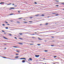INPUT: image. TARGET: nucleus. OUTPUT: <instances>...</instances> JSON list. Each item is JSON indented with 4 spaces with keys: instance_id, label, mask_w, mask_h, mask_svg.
Wrapping results in <instances>:
<instances>
[{
    "instance_id": "obj_1",
    "label": "nucleus",
    "mask_w": 64,
    "mask_h": 64,
    "mask_svg": "<svg viewBox=\"0 0 64 64\" xmlns=\"http://www.w3.org/2000/svg\"><path fill=\"white\" fill-rule=\"evenodd\" d=\"M39 55H35V56L36 57H38L39 56Z\"/></svg>"
},
{
    "instance_id": "obj_2",
    "label": "nucleus",
    "mask_w": 64,
    "mask_h": 64,
    "mask_svg": "<svg viewBox=\"0 0 64 64\" xmlns=\"http://www.w3.org/2000/svg\"><path fill=\"white\" fill-rule=\"evenodd\" d=\"M22 63H24V62H25V60H23L22 61Z\"/></svg>"
},
{
    "instance_id": "obj_3",
    "label": "nucleus",
    "mask_w": 64,
    "mask_h": 64,
    "mask_svg": "<svg viewBox=\"0 0 64 64\" xmlns=\"http://www.w3.org/2000/svg\"><path fill=\"white\" fill-rule=\"evenodd\" d=\"M3 38H4V39H8V38H6L4 36H3Z\"/></svg>"
},
{
    "instance_id": "obj_4",
    "label": "nucleus",
    "mask_w": 64,
    "mask_h": 64,
    "mask_svg": "<svg viewBox=\"0 0 64 64\" xmlns=\"http://www.w3.org/2000/svg\"><path fill=\"white\" fill-rule=\"evenodd\" d=\"M29 60H30V61H32V59L31 58H29Z\"/></svg>"
},
{
    "instance_id": "obj_5",
    "label": "nucleus",
    "mask_w": 64,
    "mask_h": 64,
    "mask_svg": "<svg viewBox=\"0 0 64 64\" xmlns=\"http://www.w3.org/2000/svg\"><path fill=\"white\" fill-rule=\"evenodd\" d=\"M19 57V56H16L15 57V58H18Z\"/></svg>"
},
{
    "instance_id": "obj_6",
    "label": "nucleus",
    "mask_w": 64,
    "mask_h": 64,
    "mask_svg": "<svg viewBox=\"0 0 64 64\" xmlns=\"http://www.w3.org/2000/svg\"><path fill=\"white\" fill-rule=\"evenodd\" d=\"M13 47H14V48H18V46H14Z\"/></svg>"
},
{
    "instance_id": "obj_7",
    "label": "nucleus",
    "mask_w": 64,
    "mask_h": 64,
    "mask_svg": "<svg viewBox=\"0 0 64 64\" xmlns=\"http://www.w3.org/2000/svg\"><path fill=\"white\" fill-rule=\"evenodd\" d=\"M18 44H21V45H22V44H23V43L20 42H19Z\"/></svg>"
},
{
    "instance_id": "obj_8",
    "label": "nucleus",
    "mask_w": 64,
    "mask_h": 64,
    "mask_svg": "<svg viewBox=\"0 0 64 64\" xmlns=\"http://www.w3.org/2000/svg\"><path fill=\"white\" fill-rule=\"evenodd\" d=\"M40 15L39 14H37L35 16H39Z\"/></svg>"
},
{
    "instance_id": "obj_9",
    "label": "nucleus",
    "mask_w": 64,
    "mask_h": 64,
    "mask_svg": "<svg viewBox=\"0 0 64 64\" xmlns=\"http://www.w3.org/2000/svg\"><path fill=\"white\" fill-rule=\"evenodd\" d=\"M10 8V9H14V8H13V7Z\"/></svg>"
},
{
    "instance_id": "obj_10",
    "label": "nucleus",
    "mask_w": 64,
    "mask_h": 64,
    "mask_svg": "<svg viewBox=\"0 0 64 64\" xmlns=\"http://www.w3.org/2000/svg\"><path fill=\"white\" fill-rule=\"evenodd\" d=\"M38 39L39 40H42V39H41V38H38Z\"/></svg>"
},
{
    "instance_id": "obj_11",
    "label": "nucleus",
    "mask_w": 64,
    "mask_h": 64,
    "mask_svg": "<svg viewBox=\"0 0 64 64\" xmlns=\"http://www.w3.org/2000/svg\"><path fill=\"white\" fill-rule=\"evenodd\" d=\"M11 4H12L10 3V4H7V5H11Z\"/></svg>"
},
{
    "instance_id": "obj_12",
    "label": "nucleus",
    "mask_w": 64,
    "mask_h": 64,
    "mask_svg": "<svg viewBox=\"0 0 64 64\" xmlns=\"http://www.w3.org/2000/svg\"><path fill=\"white\" fill-rule=\"evenodd\" d=\"M4 2H1L0 3V4H3V3H4Z\"/></svg>"
},
{
    "instance_id": "obj_13",
    "label": "nucleus",
    "mask_w": 64,
    "mask_h": 64,
    "mask_svg": "<svg viewBox=\"0 0 64 64\" xmlns=\"http://www.w3.org/2000/svg\"><path fill=\"white\" fill-rule=\"evenodd\" d=\"M61 3L62 4H63V5H64V2H61Z\"/></svg>"
},
{
    "instance_id": "obj_14",
    "label": "nucleus",
    "mask_w": 64,
    "mask_h": 64,
    "mask_svg": "<svg viewBox=\"0 0 64 64\" xmlns=\"http://www.w3.org/2000/svg\"><path fill=\"white\" fill-rule=\"evenodd\" d=\"M6 29H8V27H6L5 28Z\"/></svg>"
},
{
    "instance_id": "obj_15",
    "label": "nucleus",
    "mask_w": 64,
    "mask_h": 64,
    "mask_svg": "<svg viewBox=\"0 0 64 64\" xmlns=\"http://www.w3.org/2000/svg\"><path fill=\"white\" fill-rule=\"evenodd\" d=\"M44 16V14H42L41 16Z\"/></svg>"
},
{
    "instance_id": "obj_16",
    "label": "nucleus",
    "mask_w": 64,
    "mask_h": 64,
    "mask_svg": "<svg viewBox=\"0 0 64 64\" xmlns=\"http://www.w3.org/2000/svg\"><path fill=\"white\" fill-rule=\"evenodd\" d=\"M22 59H24L25 60H26V58H22Z\"/></svg>"
},
{
    "instance_id": "obj_17",
    "label": "nucleus",
    "mask_w": 64,
    "mask_h": 64,
    "mask_svg": "<svg viewBox=\"0 0 64 64\" xmlns=\"http://www.w3.org/2000/svg\"><path fill=\"white\" fill-rule=\"evenodd\" d=\"M44 51L45 52H48V50H44Z\"/></svg>"
},
{
    "instance_id": "obj_18",
    "label": "nucleus",
    "mask_w": 64,
    "mask_h": 64,
    "mask_svg": "<svg viewBox=\"0 0 64 64\" xmlns=\"http://www.w3.org/2000/svg\"><path fill=\"white\" fill-rule=\"evenodd\" d=\"M19 34H20V35H22V33H19Z\"/></svg>"
},
{
    "instance_id": "obj_19",
    "label": "nucleus",
    "mask_w": 64,
    "mask_h": 64,
    "mask_svg": "<svg viewBox=\"0 0 64 64\" xmlns=\"http://www.w3.org/2000/svg\"><path fill=\"white\" fill-rule=\"evenodd\" d=\"M22 18H18V19H22Z\"/></svg>"
},
{
    "instance_id": "obj_20",
    "label": "nucleus",
    "mask_w": 64,
    "mask_h": 64,
    "mask_svg": "<svg viewBox=\"0 0 64 64\" xmlns=\"http://www.w3.org/2000/svg\"><path fill=\"white\" fill-rule=\"evenodd\" d=\"M48 22L46 23V25H48Z\"/></svg>"
},
{
    "instance_id": "obj_21",
    "label": "nucleus",
    "mask_w": 64,
    "mask_h": 64,
    "mask_svg": "<svg viewBox=\"0 0 64 64\" xmlns=\"http://www.w3.org/2000/svg\"><path fill=\"white\" fill-rule=\"evenodd\" d=\"M24 23H28V22H24Z\"/></svg>"
},
{
    "instance_id": "obj_22",
    "label": "nucleus",
    "mask_w": 64,
    "mask_h": 64,
    "mask_svg": "<svg viewBox=\"0 0 64 64\" xmlns=\"http://www.w3.org/2000/svg\"><path fill=\"white\" fill-rule=\"evenodd\" d=\"M55 1H56L57 2H59V1L58 0H55Z\"/></svg>"
},
{
    "instance_id": "obj_23",
    "label": "nucleus",
    "mask_w": 64,
    "mask_h": 64,
    "mask_svg": "<svg viewBox=\"0 0 64 64\" xmlns=\"http://www.w3.org/2000/svg\"><path fill=\"white\" fill-rule=\"evenodd\" d=\"M34 4H37V2H34Z\"/></svg>"
},
{
    "instance_id": "obj_24",
    "label": "nucleus",
    "mask_w": 64,
    "mask_h": 64,
    "mask_svg": "<svg viewBox=\"0 0 64 64\" xmlns=\"http://www.w3.org/2000/svg\"><path fill=\"white\" fill-rule=\"evenodd\" d=\"M19 38V39H21V40H22L23 39H22V38Z\"/></svg>"
},
{
    "instance_id": "obj_25",
    "label": "nucleus",
    "mask_w": 64,
    "mask_h": 64,
    "mask_svg": "<svg viewBox=\"0 0 64 64\" xmlns=\"http://www.w3.org/2000/svg\"><path fill=\"white\" fill-rule=\"evenodd\" d=\"M2 32H5V31H4L3 30H2Z\"/></svg>"
},
{
    "instance_id": "obj_26",
    "label": "nucleus",
    "mask_w": 64,
    "mask_h": 64,
    "mask_svg": "<svg viewBox=\"0 0 64 64\" xmlns=\"http://www.w3.org/2000/svg\"><path fill=\"white\" fill-rule=\"evenodd\" d=\"M29 22H30V23H32V21H29Z\"/></svg>"
},
{
    "instance_id": "obj_27",
    "label": "nucleus",
    "mask_w": 64,
    "mask_h": 64,
    "mask_svg": "<svg viewBox=\"0 0 64 64\" xmlns=\"http://www.w3.org/2000/svg\"><path fill=\"white\" fill-rule=\"evenodd\" d=\"M55 15H56V16H58V15H59V14H55Z\"/></svg>"
},
{
    "instance_id": "obj_28",
    "label": "nucleus",
    "mask_w": 64,
    "mask_h": 64,
    "mask_svg": "<svg viewBox=\"0 0 64 64\" xmlns=\"http://www.w3.org/2000/svg\"><path fill=\"white\" fill-rule=\"evenodd\" d=\"M2 25H3V26H5V24H2Z\"/></svg>"
},
{
    "instance_id": "obj_29",
    "label": "nucleus",
    "mask_w": 64,
    "mask_h": 64,
    "mask_svg": "<svg viewBox=\"0 0 64 64\" xmlns=\"http://www.w3.org/2000/svg\"><path fill=\"white\" fill-rule=\"evenodd\" d=\"M33 44H30V45H33Z\"/></svg>"
},
{
    "instance_id": "obj_30",
    "label": "nucleus",
    "mask_w": 64,
    "mask_h": 64,
    "mask_svg": "<svg viewBox=\"0 0 64 64\" xmlns=\"http://www.w3.org/2000/svg\"><path fill=\"white\" fill-rule=\"evenodd\" d=\"M52 14H56V13H52Z\"/></svg>"
},
{
    "instance_id": "obj_31",
    "label": "nucleus",
    "mask_w": 64,
    "mask_h": 64,
    "mask_svg": "<svg viewBox=\"0 0 64 64\" xmlns=\"http://www.w3.org/2000/svg\"><path fill=\"white\" fill-rule=\"evenodd\" d=\"M37 45H38V46H40V44H37Z\"/></svg>"
},
{
    "instance_id": "obj_32",
    "label": "nucleus",
    "mask_w": 64,
    "mask_h": 64,
    "mask_svg": "<svg viewBox=\"0 0 64 64\" xmlns=\"http://www.w3.org/2000/svg\"><path fill=\"white\" fill-rule=\"evenodd\" d=\"M16 52H19V50H16Z\"/></svg>"
},
{
    "instance_id": "obj_33",
    "label": "nucleus",
    "mask_w": 64,
    "mask_h": 64,
    "mask_svg": "<svg viewBox=\"0 0 64 64\" xmlns=\"http://www.w3.org/2000/svg\"><path fill=\"white\" fill-rule=\"evenodd\" d=\"M56 57H57V56H54V58H56Z\"/></svg>"
},
{
    "instance_id": "obj_34",
    "label": "nucleus",
    "mask_w": 64,
    "mask_h": 64,
    "mask_svg": "<svg viewBox=\"0 0 64 64\" xmlns=\"http://www.w3.org/2000/svg\"><path fill=\"white\" fill-rule=\"evenodd\" d=\"M56 6H57V7H58V6H59V5H56Z\"/></svg>"
},
{
    "instance_id": "obj_35",
    "label": "nucleus",
    "mask_w": 64,
    "mask_h": 64,
    "mask_svg": "<svg viewBox=\"0 0 64 64\" xmlns=\"http://www.w3.org/2000/svg\"><path fill=\"white\" fill-rule=\"evenodd\" d=\"M9 35H10V36H12V34H9Z\"/></svg>"
},
{
    "instance_id": "obj_36",
    "label": "nucleus",
    "mask_w": 64,
    "mask_h": 64,
    "mask_svg": "<svg viewBox=\"0 0 64 64\" xmlns=\"http://www.w3.org/2000/svg\"><path fill=\"white\" fill-rule=\"evenodd\" d=\"M16 55H19V54H16Z\"/></svg>"
},
{
    "instance_id": "obj_37",
    "label": "nucleus",
    "mask_w": 64,
    "mask_h": 64,
    "mask_svg": "<svg viewBox=\"0 0 64 64\" xmlns=\"http://www.w3.org/2000/svg\"><path fill=\"white\" fill-rule=\"evenodd\" d=\"M51 46H54V45H51Z\"/></svg>"
},
{
    "instance_id": "obj_38",
    "label": "nucleus",
    "mask_w": 64,
    "mask_h": 64,
    "mask_svg": "<svg viewBox=\"0 0 64 64\" xmlns=\"http://www.w3.org/2000/svg\"><path fill=\"white\" fill-rule=\"evenodd\" d=\"M14 38H15V39H17V38H16V37H15Z\"/></svg>"
},
{
    "instance_id": "obj_39",
    "label": "nucleus",
    "mask_w": 64,
    "mask_h": 64,
    "mask_svg": "<svg viewBox=\"0 0 64 64\" xmlns=\"http://www.w3.org/2000/svg\"><path fill=\"white\" fill-rule=\"evenodd\" d=\"M30 18H33V17H31Z\"/></svg>"
},
{
    "instance_id": "obj_40",
    "label": "nucleus",
    "mask_w": 64,
    "mask_h": 64,
    "mask_svg": "<svg viewBox=\"0 0 64 64\" xmlns=\"http://www.w3.org/2000/svg\"><path fill=\"white\" fill-rule=\"evenodd\" d=\"M14 7H17V5H16Z\"/></svg>"
},
{
    "instance_id": "obj_41",
    "label": "nucleus",
    "mask_w": 64,
    "mask_h": 64,
    "mask_svg": "<svg viewBox=\"0 0 64 64\" xmlns=\"http://www.w3.org/2000/svg\"><path fill=\"white\" fill-rule=\"evenodd\" d=\"M5 22L6 23H8V22Z\"/></svg>"
},
{
    "instance_id": "obj_42",
    "label": "nucleus",
    "mask_w": 64,
    "mask_h": 64,
    "mask_svg": "<svg viewBox=\"0 0 64 64\" xmlns=\"http://www.w3.org/2000/svg\"><path fill=\"white\" fill-rule=\"evenodd\" d=\"M10 15H13V14H10Z\"/></svg>"
},
{
    "instance_id": "obj_43",
    "label": "nucleus",
    "mask_w": 64,
    "mask_h": 64,
    "mask_svg": "<svg viewBox=\"0 0 64 64\" xmlns=\"http://www.w3.org/2000/svg\"><path fill=\"white\" fill-rule=\"evenodd\" d=\"M3 58H6L5 57H3Z\"/></svg>"
},
{
    "instance_id": "obj_44",
    "label": "nucleus",
    "mask_w": 64,
    "mask_h": 64,
    "mask_svg": "<svg viewBox=\"0 0 64 64\" xmlns=\"http://www.w3.org/2000/svg\"><path fill=\"white\" fill-rule=\"evenodd\" d=\"M20 59H23V58H20Z\"/></svg>"
},
{
    "instance_id": "obj_45",
    "label": "nucleus",
    "mask_w": 64,
    "mask_h": 64,
    "mask_svg": "<svg viewBox=\"0 0 64 64\" xmlns=\"http://www.w3.org/2000/svg\"><path fill=\"white\" fill-rule=\"evenodd\" d=\"M43 59L44 60V59H45V58H43Z\"/></svg>"
},
{
    "instance_id": "obj_46",
    "label": "nucleus",
    "mask_w": 64,
    "mask_h": 64,
    "mask_svg": "<svg viewBox=\"0 0 64 64\" xmlns=\"http://www.w3.org/2000/svg\"><path fill=\"white\" fill-rule=\"evenodd\" d=\"M17 23H20V22H18Z\"/></svg>"
},
{
    "instance_id": "obj_47",
    "label": "nucleus",
    "mask_w": 64,
    "mask_h": 64,
    "mask_svg": "<svg viewBox=\"0 0 64 64\" xmlns=\"http://www.w3.org/2000/svg\"><path fill=\"white\" fill-rule=\"evenodd\" d=\"M14 4H12V5H13V6H14Z\"/></svg>"
},
{
    "instance_id": "obj_48",
    "label": "nucleus",
    "mask_w": 64,
    "mask_h": 64,
    "mask_svg": "<svg viewBox=\"0 0 64 64\" xmlns=\"http://www.w3.org/2000/svg\"><path fill=\"white\" fill-rule=\"evenodd\" d=\"M6 48H5L4 50H5V49H6Z\"/></svg>"
},
{
    "instance_id": "obj_49",
    "label": "nucleus",
    "mask_w": 64,
    "mask_h": 64,
    "mask_svg": "<svg viewBox=\"0 0 64 64\" xmlns=\"http://www.w3.org/2000/svg\"><path fill=\"white\" fill-rule=\"evenodd\" d=\"M7 25H10V24H7Z\"/></svg>"
},
{
    "instance_id": "obj_50",
    "label": "nucleus",
    "mask_w": 64,
    "mask_h": 64,
    "mask_svg": "<svg viewBox=\"0 0 64 64\" xmlns=\"http://www.w3.org/2000/svg\"><path fill=\"white\" fill-rule=\"evenodd\" d=\"M18 13H20V11H18Z\"/></svg>"
},
{
    "instance_id": "obj_51",
    "label": "nucleus",
    "mask_w": 64,
    "mask_h": 64,
    "mask_svg": "<svg viewBox=\"0 0 64 64\" xmlns=\"http://www.w3.org/2000/svg\"><path fill=\"white\" fill-rule=\"evenodd\" d=\"M54 36H52V38H54Z\"/></svg>"
},
{
    "instance_id": "obj_52",
    "label": "nucleus",
    "mask_w": 64,
    "mask_h": 64,
    "mask_svg": "<svg viewBox=\"0 0 64 64\" xmlns=\"http://www.w3.org/2000/svg\"><path fill=\"white\" fill-rule=\"evenodd\" d=\"M42 25V24H40V26H41V25Z\"/></svg>"
},
{
    "instance_id": "obj_53",
    "label": "nucleus",
    "mask_w": 64,
    "mask_h": 64,
    "mask_svg": "<svg viewBox=\"0 0 64 64\" xmlns=\"http://www.w3.org/2000/svg\"><path fill=\"white\" fill-rule=\"evenodd\" d=\"M4 45H7V44H4Z\"/></svg>"
},
{
    "instance_id": "obj_54",
    "label": "nucleus",
    "mask_w": 64,
    "mask_h": 64,
    "mask_svg": "<svg viewBox=\"0 0 64 64\" xmlns=\"http://www.w3.org/2000/svg\"><path fill=\"white\" fill-rule=\"evenodd\" d=\"M32 38H35V37H32Z\"/></svg>"
},
{
    "instance_id": "obj_55",
    "label": "nucleus",
    "mask_w": 64,
    "mask_h": 64,
    "mask_svg": "<svg viewBox=\"0 0 64 64\" xmlns=\"http://www.w3.org/2000/svg\"><path fill=\"white\" fill-rule=\"evenodd\" d=\"M28 61H30V60H28Z\"/></svg>"
},
{
    "instance_id": "obj_56",
    "label": "nucleus",
    "mask_w": 64,
    "mask_h": 64,
    "mask_svg": "<svg viewBox=\"0 0 64 64\" xmlns=\"http://www.w3.org/2000/svg\"><path fill=\"white\" fill-rule=\"evenodd\" d=\"M4 34H6V32H4Z\"/></svg>"
},
{
    "instance_id": "obj_57",
    "label": "nucleus",
    "mask_w": 64,
    "mask_h": 64,
    "mask_svg": "<svg viewBox=\"0 0 64 64\" xmlns=\"http://www.w3.org/2000/svg\"><path fill=\"white\" fill-rule=\"evenodd\" d=\"M36 34L37 33V32H34Z\"/></svg>"
},
{
    "instance_id": "obj_58",
    "label": "nucleus",
    "mask_w": 64,
    "mask_h": 64,
    "mask_svg": "<svg viewBox=\"0 0 64 64\" xmlns=\"http://www.w3.org/2000/svg\"><path fill=\"white\" fill-rule=\"evenodd\" d=\"M9 10H11V9H9Z\"/></svg>"
},
{
    "instance_id": "obj_59",
    "label": "nucleus",
    "mask_w": 64,
    "mask_h": 64,
    "mask_svg": "<svg viewBox=\"0 0 64 64\" xmlns=\"http://www.w3.org/2000/svg\"><path fill=\"white\" fill-rule=\"evenodd\" d=\"M49 16H48V18H49Z\"/></svg>"
},
{
    "instance_id": "obj_60",
    "label": "nucleus",
    "mask_w": 64,
    "mask_h": 64,
    "mask_svg": "<svg viewBox=\"0 0 64 64\" xmlns=\"http://www.w3.org/2000/svg\"><path fill=\"white\" fill-rule=\"evenodd\" d=\"M32 35H34V34H32Z\"/></svg>"
},
{
    "instance_id": "obj_61",
    "label": "nucleus",
    "mask_w": 64,
    "mask_h": 64,
    "mask_svg": "<svg viewBox=\"0 0 64 64\" xmlns=\"http://www.w3.org/2000/svg\"><path fill=\"white\" fill-rule=\"evenodd\" d=\"M44 41H45V42H46V40H44Z\"/></svg>"
},
{
    "instance_id": "obj_62",
    "label": "nucleus",
    "mask_w": 64,
    "mask_h": 64,
    "mask_svg": "<svg viewBox=\"0 0 64 64\" xmlns=\"http://www.w3.org/2000/svg\"><path fill=\"white\" fill-rule=\"evenodd\" d=\"M63 10H64V8L63 9Z\"/></svg>"
},
{
    "instance_id": "obj_63",
    "label": "nucleus",
    "mask_w": 64,
    "mask_h": 64,
    "mask_svg": "<svg viewBox=\"0 0 64 64\" xmlns=\"http://www.w3.org/2000/svg\"><path fill=\"white\" fill-rule=\"evenodd\" d=\"M45 64H46V63H45Z\"/></svg>"
},
{
    "instance_id": "obj_64",
    "label": "nucleus",
    "mask_w": 64,
    "mask_h": 64,
    "mask_svg": "<svg viewBox=\"0 0 64 64\" xmlns=\"http://www.w3.org/2000/svg\"><path fill=\"white\" fill-rule=\"evenodd\" d=\"M63 19H64V18H63Z\"/></svg>"
}]
</instances>
